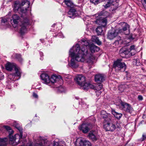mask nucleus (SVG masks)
Here are the masks:
<instances>
[{"mask_svg": "<svg viewBox=\"0 0 146 146\" xmlns=\"http://www.w3.org/2000/svg\"><path fill=\"white\" fill-rule=\"evenodd\" d=\"M95 80L96 82L100 83L103 82L105 79L102 75L99 74L96 75Z\"/></svg>", "mask_w": 146, "mask_h": 146, "instance_id": "obj_18", "label": "nucleus"}, {"mask_svg": "<svg viewBox=\"0 0 146 146\" xmlns=\"http://www.w3.org/2000/svg\"><path fill=\"white\" fill-rule=\"evenodd\" d=\"M97 134L95 131H91L89 133L88 137L93 141H96L97 140Z\"/></svg>", "mask_w": 146, "mask_h": 146, "instance_id": "obj_19", "label": "nucleus"}, {"mask_svg": "<svg viewBox=\"0 0 146 146\" xmlns=\"http://www.w3.org/2000/svg\"><path fill=\"white\" fill-rule=\"evenodd\" d=\"M142 1L143 2V3H144L145 4V5H146V0H142Z\"/></svg>", "mask_w": 146, "mask_h": 146, "instance_id": "obj_55", "label": "nucleus"}, {"mask_svg": "<svg viewBox=\"0 0 146 146\" xmlns=\"http://www.w3.org/2000/svg\"><path fill=\"white\" fill-rule=\"evenodd\" d=\"M15 76H18L20 78L21 77V72L16 67H15Z\"/></svg>", "mask_w": 146, "mask_h": 146, "instance_id": "obj_28", "label": "nucleus"}, {"mask_svg": "<svg viewBox=\"0 0 146 146\" xmlns=\"http://www.w3.org/2000/svg\"><path fill=\"white\" fill-rule=\"evenodd\" d=\"M55 25L56 24H54L53 25H52V27H54Z\"/></svg>", "mask_w": 146, "mask_h": 146, "instance_id": "obj_56", "label": "nucleus"}, {"mask_svg": "<svg viewBox=\"0 0 146 146\" xmlns=\"http://www.w3.org/2000/svg\"><path fill=\"white\" fill-rule=\"evenodd\" d=\"M119 33V31L117 29L110 30L108 33V37L110 40L112 39L117 36Z\"/></svg>", "mask_w": 146, "mask_h": 146, "instance_id": "obj_9", "label": "nucleus"}, {"mask_svg": "<svg viewBox=\"0 0 146 146\" xmlns=\"http://www.w3.org/2000/svg\"><path fill=\"white\" fill-rule=\"evenodd\" d=\"M108 14V12H107L103 11L101 13H100L99 14V15L104 16V15L105 14Z\"/></svg>", "mask_w": 146, "mask_h": 146, "instance_id": "obj_43", "label": "nucleus"}, {"mask_svg": "<svg viewBox=\"0 0 146 146\" xmlns=\"http://www.w3.org/2000/svg\"><path fill=\"white\" fill-rule=\"evenodd\" d=\"M33 96L35 98H37L38 96L37 95L35 92H34L33 94Z\"/></svg>", "mask_w": 146, "mask_h": 146, "instance_id": "obj_51", "label": "nucleus"}, {"mask_svg": "<svg viewBox=\"0 0 146 146\" xmlns=\"http://www.w3.org/2000/svg\"><path fill=\"white\" fill-rule=\"evenodd\" d=\"M103 87L102 85L101 84H99L95 87V90H100L102 89Z\"/></svg>", "mask_w": 146, "mask_h": 146, "instance_id": "obj_37", "label": "nucleus"}, {"mask_svg": "<svg viewBox=\"0 0 146 146\" xmlns=\"http://www.w3.org/2000/svg\"><path fill=\"white\" fill-rule=\"evenodd\" d=\"M80 146H91L90 143L88 141L81 140L80 142Z\"/></svg>", "mask_w": 146, "mask_h": 146, "instance_id": "obj_24", "label": "nucleus"}, {"mask_svg": "<svg viewBox=\"0 0 146 146\" xmlns=\"http://www.w3.org/2000/svg\"><path fill=\"white\" fill-rule=\"evenodd\" d=\"M120 24L122 27V29H117L119 30V33H123V31H126L127 29L129 27V25L125 23H121Z\"/></svg>", "mask_w": 146, "mask_h": 146, "instance_id": "obj_15", "label": "nucleus"}, {"mask_svg": "<svg viewBox=\"0 0 146 146\" xmlns=\"http://www.w3.org/2000/svg\"><path fill=\"white\" fill-rule=\"evenodd\" d=\"M14 56L16 58L18 59L19 62H22L23 61V59L21 57L20 54H16L14 55Z\"/></svg>", "mask_w": 146, "mask_h": 146, "instance_id": "obj_34", "label": "nucleus"}, {"mask_svg": "<svg viewBox=\"0 0 146 146\" xmlns=\"http://www.w3.org/2000/svg\"><path fill=\"white\" fill-rule=\"evenodd\" d=\"M120 105L121 109L126 112L131 113L133 111V108L128 103L121 101Z\"/></svg>", "mask_w": 146, "mask_h": 146, "instance_id": "obj_7", "label": "nucleus"}, {"mask_svg": "<svg viewBox=\"0 0 146 146\" xmlns=\"http://www.w3.org/2000/svg\"><path fill=\"white\" fill-rule=\"evenodd\" d=\"M81 43L83 46L80 48V49L81 50H80V51L85 52L86 53H88V51L87 49V46H88V47L89 48V45L90 44L87 41L85 40H81Z\"/></svg>", "mask_w": 146, "mask_h": 146, "instance_id": "obj_12", "label": "nucleus"}, {"mask_svg": "<svg viewBox=\"0 0 146 146\" xmlns=\"http://www.w3.org/2000/svg\"><path fill=\"white\" fill-rule=\"evenodd\" d=\"M104 1V0H90V1L91 2L95 5H96L103 1Z\"/></svg>", "mask_w": 146, "mask_h": 146, "instance_id": "obj_32", "label": "nucleus"}, {"mask_svg": "<svg viewBox=\"0 0 146 146\" xmlns=\"http://www.w3.org/2000/svg\"><path fill=\"white\" fill-rule=\"evenodd\" d=\"M13 126L18 130L20 132V135L18 134H17L14 136L10 135L9 136L10 141L14 143L15 141L16 142V140L18 139L17 141H19L20 139L22 138L23 129L16 122H15L13 123Z\"/></svg>", "mask_w": 146, "mask_h": 146, "instance_id": "obj_4", "label": "nucleus"}, {"mask_svg": "<svg viewBox=\"0 0 146 146\" xmlns=\"http://www.w3.org/2000/svg\"><path fill=\"white\" fill-rule=\"evenodd\" d=\"M100 115L101 117L104 119L105 121L109 122L111 119V115L104 110H102L101 111Z\"/></svg>", "mask_w": 146, "mask_h": 146, "instance_id": "obj_11", "label": "nucleus"}, {"mask_svg": "<svg viewBox=\"0 0 146 146\" xmlns=\"http://www.w3.org/2000/svg\"><path fill=\"white\" fill-rule=\"evenodd\" d=\"M16 67L15 64L9 62H7L5 65L6 70L9 71H11L13 68L15 69V67Z\"/></svg>", "mask_w": 146, "mask_h": 146, "instance_id": "obj_20", "label": "nucleus"}, {"mask_svg": "<svg viewBox=\"0 0 146 146\" xmlns=\"http://www.w3.org/2000/svg\"><path fill=\"white\" fill-rule=\"evenodd\" d=\"M7 21V20L5 18H3L1 20V23H5Z\"/></svg>", "mask_w": 146, "mask_h": 146, "instance_id": "obj_45", "label": "nucleus"}, {"mask_svg": "<svg viewBox=\"0 0 146 146\" xmlns=\"http://www.w3.org/2000/svg\"><path fill=\"white\" fill-rule=\"evenodd\" d=\"M5 140L6 138H0V146H5L6 145Z\"/></svg>", "mask_w": 146, "mask_h": 146, "instance_id": "obj_33", "label": "nucleus"}, {"mask_svg": "<svg viewBox=\"0 0 146 146\" xmlns=\"http://www.w3.org/2000/svg\"><path fill=\"white\" fill-rule=\"evenodd\" d=\"M145 140H146V132L143 133L141 138V141H143Z\"/></svg>", "mask_w": 146, "mask_h": 146, "instance_id": "obj_40", "label": "nucleus"}, {"mask_svg": "<svg viewBox=\"0 0 146 146\" xmlns=\"http://www.w3.org/2000/svg\"><path fill=\"white\" fill-rule=\"evenodd\" d=\"M75 80L79 86H82L86 81L85 77L82 75H79L76 77Z\"/></svg>", "mask_w": 146, "mask_h": 146, "instance_id": "obj_10", "label": "nucleus"}, {"mask_svg": "<svg viewBox=\"0 0 146 146\" xmlns=\"http://www.w3.org/2000/svg\"><path fill=\"white\" fill-rule=\"evenodd\" d=\"M117 127L116 125L112 123H104V129L107 131H114Z\"/></svg>", "mask_w": 146, "mask_h": 146, "instance_id": "obj_8", "label": "nucleus"}, {"mask_svg": "<svg viewBox=\"0 0 146 146\" xmlns=\"http://www.w3.org/2000/svg\"><path fill=\"white\" fill-rule=\"evenodd\" d=\"M146 11V5L144 3H142Z\"/></svg>", "mask_w": 146, "mask_h": 146, "instance_id": "obj_54", "label": "nucleus"}, {"mask_svg": "<svg viewBox=\"0 0 146 146\" xmlns=\"http://www.w3.org/2000/svg\"><path fill=\"white\" fill-rule=\"evenodd\" d=\"M40 59L41 60H42L43 59V58L41 57V58H40Z\"/></svg>", "mask_w": 146, "mask_h": 146, "instance_id": "obj_57", "label": "nucleus"}, {"mask_svg": "<svg viewBox=\"0 0 146 146\" xmlns=\"http://www.w3.org/2000/svg\"><path fill=\"white\" fill-rule=\"evenodd\" d=\"M126 65L124 62H122V60L118 59L114 62L113 68L117 72L119 71H124L126 68Z\"/></svg>", "mask_w": 146, "mask_h": 146, "instance_id": "obj_5", "label": "nucleus"}, {"mask_svg": "<svg viewBox=\"0 0 146 146\" xmlns=\"http://www.w3.org/2000/svg\"><path fill=\"white\" fill-rule=\"evenodd\" d=\"M111 3L110 1L108 2L105 5H103V6L106 9L110 7L111 6Z\"/></svg>", "mask_w": 146, "mask_h": 146, "instance_id": "obj_38", "label": "nucleus"}, {"mask_svg": "<svg viewBox=\"0 0 146 146\" xmlns=\"http://www.w3.org/2000/svg\"><path fill=\"white\" fill-rule=\"evenodd\" d=\"M79 129L84 133H86L88 132L89 129L88 125L85 124H83L80 125L79 127Z\"/></svg>", "mask_w": 146, "mask_h": 146, "instance_id": "obj_17", "label": "nucleus"}, {"mask_svg": "<svg viewBox=\"0 0 146 146\" xmlns=\"http://www.w3.org/2000/svg\"><path fill=\"white\" fill-rule=\"evenodd\" d=\"M81 86L82 87V89L83 90H87L88 89V83H86L85 82L83 85Z\"/></svg>", "mask_w": 146, "mask_h": 146, "instance_id": "obj_36", "label": "nucleus"}, {"mask_svg": "<svg viewBox=\"0 0 146 146\" xmlns=\"http://www.w3.org/2000/svg\"><path fill=\"white\" fill-rule=\"evenodd\" d=\"M21 6L20 1H16L14 3L13 9L15 12L17 11Z\"/></svg>", "mask_w": 146, "mask_h": 146, "instance_id": "obj_23", "label": "nucleus"}, {"mask_svg": "<svg viewBox=\"0 0 146 146\" xmlns=\"http://www.w3.org/2000/svg\"><path fill=\"white\" fill-rule=\"evenodd\" d=\"M95 87L93 85L88 83V89L90 88L95 90Z\"/></svg>", "mask_w": 146, "mask_h": 146, "instance_id": "obj_41", "label": "nucleus"}, {"mask_svg": "<svg viewBox=\"0 0 146 146\" xmlns=\"http://www.w3.org/2000/svg\"><path fill=\"white\" fill-rule=\"evenodd\" d=\"M91 40L92 42H95L98 45L101 44V42L99 40L98 38L96 36H92Z\"/></svg>", "mask_w": 146, "mask_h": 146, "instance_id": "obj_26", "label": "nucleus"}, {"mask_svg": "<svg viewBox=\"0 0 146 146\" xmlns=\"http://www.w3.org/2000/svg\"><path fill=\"white\" fill-rule=\"evenodd\" d=\"M111 112L114 117L118 119H120L122 116V114L116 112L114 110L112 109Z\"/></svg>", "mask_w": 146, "mask_h": 146, "instance_id": "obj_22", "label": "nucleus"}, {"mask_svg": "<svg viewBox=\"0 0 146 146\" xmlns=\"http://www.w3.org/2000/svg\"><path fill=\"white\" fill-rule=\"evenodd\" d=\"M96 31L97 35H101L102 33L103 32V30L101 26H99L96 29Z\"/></svg>", "mask_w": 146, "mask_h": 146, "instance_id": "obj_29", "label": "nucleus"}, {"mask_svg": "<svg viewBox=\"0 0 146 146\" xmlns=\"http://www.w3.org/2000/svg\"><path fill=\"white\" fill-rule=\"evenodd\" d=\"M118 38V39L115 40L113 44L115 46H117L119 44H121L123 42L122 40L121 39V37H119Z\"/></svg>", "mask_w": 146, "mask_h": 146, "instance_id": "obj_30", "label": "nucleus"}, {"mask_svg": "<svg viewBox=\"0 0 146 146\" xmlns=\"http://www.w3.org/2000/svg\"><path fill=\"white\" fill-rule=\"evenodd\" d=\"M35 146H49L50 143L46 139H44L43 138L40 136L36 141Z\"/></svg>", "mask_w": 146, "mask_h": 146, "instance_id": "obj_6", "label": "nucleus"}, {"mask_svg": "<svg viewBox=\"0 0 146 146\" xmlns=\"http://www.w3.org/2000/svg\"><path fill=\"white\" fill-rule=\"evenodd\" d=\"M13 21L14 25L13 27H15L20 22L21 27L20 32L21 35H23L27 31V27L29 24V20L27 18H23L22 17L20 18L17 14H14L12 16V19H11L12 22Z\"/></svg>", "mask_w": 146, "mask_h": 146, "instance_id": "obj_2", "label": "nucleus"}, {"mask_svg": "<svg viewBox=\"0 0 146 146\" xmlns=\"http://www.w3.org/2000/svg\"><path fill=\"white\" fill-rule=\"evenodd\" d=\"M30 4V2L29 1L27 0H23L21 3H20L21 6H23L25 4H27L28 5L27 8L29 7Z\"/></svg>", "mask_w": 146, "mask_h": 146, "instance_id": "obj_31", "label": "nucleus"}, {"mask_svg": "<svg viewBox=\"0 0 146 146\" xmlns=\"http://www.w3.org/2000/svg\"><path fill=\"white\" fill-rule=\"evenodd\" d=\"M138 99L140 100H142L143 99V97L141 95H139L138 96Z\"/></svg>", "mask_w": 146, "mask_h": 146, "instance_id": "obj_50", "label": "nucleus"}, {"mask_svg": "<svg viewBox=\"0 0 146 146\" xmlns=\"http://www.w3.org/2000/svg\"><path fill=\"white\" fill-rule=\"evenodd\" d=\"M131 76L129 74L127 73V79L128 80H129L131 79Z\"/></svg>", "mask_w": 146, "mask_h": 146, "instance_id": "obj_49", "label": "nucleus"}, {"mask_svg": "<svg viewBox=\"0 0 146 146\" xmlns=\"http://www.w3.org/2000/svg\"><path fill=\"white\" fill-rule=\"evenodd\" d=\"M40 78L43 83L46 84H50V78L47 74H42L40 75Z\"/></svg>", "mask_w": 146, "mask_h": 146, "instance_id": "obj_14", "label": "nucleus"}, {"mask_svg": "<svg viewBox=\"0 0 146 146\" xmlns=\"http://www.w3.org/2000/svg\"><path fill=\"white\" fill-rule=\"evenodd\" d=\"M119 52L121 56L124 54L125 55H128L129 56H133L134 55V52H131L128 49H126L125 47L121 48L119 50Z\"/></svg>", "mask_w": 146, "mask_h": 146, "instance_id": "obj_13", "label": "nucleus"}, {"mask_svg": "<svg viewBox=\"0 0 146 146\" xmlns=\"http://www.w3.org/2000/svg\"><path fill=\"white\" fill-rule=\"evenodd\" d=\"M58 91L62 93L64 92L65 89L63 87L60 86L58 89Z\"/></svg>", "mask_w": 146, "mask_h": 146, "instance_id": "obj_39", "label": "nucleus"}, {"mask_svg": "<svg viewBox=\"0 0 146 146\" xmlns=\"http://www.w3.org/2000/svg\"><path fill=\"white\" fill-rule=\"evenodd\" d=\"M4 127L8 131H10V130H11V127L7 125H5L4 126Z\"/></svg>", "mask_w": 146, "mask_h": 146, "instance_id": "obj_42", "label": "nucleus"}, {"mask_svg": "<svg viewBox=\"0 0 146 146\" xmlns=\"http://www.w3.org/2000/svg\"><path fill=\"white\" fill-rule=\"evenodd\" d=\"M79 45L76 44L75 46L70 49L69 51V55L72 58H74L75 60L78 62H86L88 63H92V60L94 59V57L92 54L89 53H85V52L80 51Z\"/></svg>", "mask_w": 146, "mask_h": 146, "instance_id": "obj_1", "label": "nucleus"}, {"mask_svg": "<svg viewBox=\"0 0 146 146\" xmlns=\"http://www.w3.org/2000/svg\"><path fill=\"white\" fill-rule=\"evenodd\" d=\"M64 2L68 7L70 8L67 14L68 17L74 19L76 17L78 16V9L77 6L75 5L70 0H64Z\"/></svg>", "mask_w": 146, "mask_h": 146, "instance_id": "obj_3", "label": "nucleus"}, {"mask_svg": "<svg viewBox=\"0 0 146 146\" xmlns=\"http://www.w3.org/2000/svg\"><path fill=\"white\" fill-rule=\"evenodd\" d=\"M92 53H94L95 51L98 52L100 50V48L95 46L93 44H91L89 45V48Z\"/></svg>", "mask_w": 146, "mask_h": 146, "instance_id": "obj_21", "label": "nucleus"}, {"mask_svg": "<svg viewBox=\"0 0 146 146\" xmlns=\"http://www.w3.org/2000/svg\"><path fill=\"white\" fill-rule=\"evenodd\" d=\"M75 59L74 58H72L71 60L70 65L71 66L74 68H77L78 65L75 61Z\"/></svg>", "mask_w": 146, "mask_h": 146, "instance_id": "obj_25", "label": "nucleus"}, {"mask_svg": "<svg viewBox=\"0 0 146 146\" xmlns=\"http://www.w3.org/2000/svg\"><path fill=\"white\" fill-rule=\"evenodd\" d=\"M136 64L137 66L139 65H140L141 64L139 62L138 60H136Z\"/></svg>", "mask_w": 146, "mask_h": 146, "instance_id": "obj_53", "label": "nucleus"}, {"mask_svg": "<svg viewBox=\"0 0 146 146\" xmlns=\"http://www.w3.org/2000/svg\"><path fill=\"white\" fill-rule=\"evenodd\" d=\"M53 146H63L62 145H59V144L57 142H54Z\"/></svg>", "mask_w": 146, "mask_h": 146, "instance_id": "obj_47", "label": "nucleus"}, {"mask_svg": "<svg viewBox=\"0 0 146 146\" xmlns=\"http://www.w3.org/2000/svg\"><path fill=\"white\" fill-rule=\"evenodd\" d=\"M76 98L77 100H78V98H77V97H76Z\"/></svg>", "mask_w": 146, "mask_h": 146, "instance_id": "obj_59", "label": "nucleus"}, {"mask_svg": "<svg viewBox=\"0 0 146 146\" xmlns=\"http://www.w3.org/2000/svg\"><path fill=\"white\" fill-rule=\"evenodd\" d=\"M135 46L134 45H132L130 47V48L128 49L131 52L134 53V54L136 53V51L135 49Z\"/></svg>", "mask_w": 146, "mask_h": 146, "instance_id": "obj_35", "label": "nucleus"}, {"mask_svg": "<svg viewBox=\"0 0 146 146\" xmlns=\"http://www.w3.org/2000/svg\"><path fill=\"white\" fill-rule=\"evenodd\" d=\"M59 77H57V76L54 75H53L50 78V83L54 84L55 83L57 79L58 78H61L60 76H59Z\"/></svg>", "mask_w": 146, "mask_h": 146, "instance_id": "obj_27", "label": "nucleus"}, {"mask_svg": "<svg viewBox=\"0 0 146 146\" xmlns=\"http://www.w3.org/2000/svg\"><path fill=\"white\" fill-rule=\"evenodd\" d=\"M21 11L22 12L24 13H26L27 11V8H25V9L23 8L21 9Z\"/></svg>", "mask_w": 146, "mask_h": 146, "instance_id": "obj_44", "label": "nucleus"}, {"mask_svg": "<svg viewBox=\"0 0 146 146\" xmlns=\"http://www.w3.org/2000/svg\"><path fill=\"white\" fill-rule=\"evenodd\" d=\"M101 92H102L100 91V90H96V93L97 95H100Z\"/></svg>", "mask_w": 146, "mask_h": 146, "instance_id": "obj_48", "label": "nucleus"}, {"mask_svg": "<svg viewBox=\"0 0 146 146\" xmlns=\"http://www.w3.org/2000/svg\"><path fill=\"white\" fill-rule=\"evenodd\" d=\"M11 106L13 108V107H14L15 106H14V105H11Z\"/></svg>", "mask_w": 146, "mask_h": 146, "instance_id": "obj_58", "label": "nucleus"}, {"mask_svg": "<svg viewBox=\"0 0 146 146\" xmlns=\"http://www.w3.org/2000/svg\"><path fill=\"white\" fill-rule=\"evenodd\" d=\"M4 78V76L3 73L0 72V80H1Z\"/></svg>", "mask_w": 146, "mask_h": 146, "instance_id": "obj_46", "label": "nucleus"}, {"mask_svg": "<svg viewBox=\"0 0 146 146\" xmlns=\"http://www.w3.org/2000/svg\"><path fill=\"white\" fill-rule=\"evenodd\" d=\"M106 17L103 18L101 17V19H98L97 21V22L99 25L102 26L104 27H105L107 24V19H106Z\"/></svg>", "mask_w": 146, "mask_h": 146, "instance_id": "obj_16", "label": "nucleus"}, {"mask_svg": "<svg viewBox=\"0 0 146 146\" xmlns=\"http://www.w3.org/2000/svg\"><path fill=\"white\" fill-rule=\"evenodd\" d=\"M128 38V39H129L130 40H133V38L132 36L131 35H130L129 36Z\"/></svg>", "mask_w": 146, "mask_h": 146, "instance_id": "obj_52", "label": "nucleus"}]
</instances>
